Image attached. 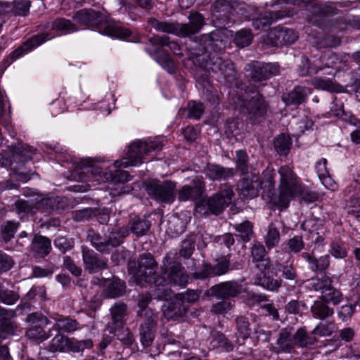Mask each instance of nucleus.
Masks as SVG:
<instances>
[{"instance_id": "f257e3e1", "label": "nucleus", "mask_w": 360, "mask_h": 360, "mask_svg": "<svg viewBox=\"0 0 360 360\" xmlns=\"http://www.w3.org/2000/svg\"><path fill=\"white\" fill-rule=\"evenodd\" d=\"M161 148L162 140L158 137L148 139L144 141H134L129 146L126 156L114 162L115 173L112 170L103 172V167L96 165L90 158H82L77 162V167L85 171L78 172V180L98 183L110 181V193L113 196L129 193L132 190L131 186L126 184L130 179L129 174L120 169L138 166L143 162L146 156Z\"/></svg>"}, {"instance_id": "f03ea898", "label": "nucleus", "mask_w": 360, "mask_h": 360, "mask_svg": "<svg viewBox=\"0 0 360 360\" xmlns=\"http://www.w3.org/2000/svg\"><path fill=\"white\" fill-rule=\"evenodd\" d=\"M280 184L278 194L269 196L270 203L280 210L287 208L294 198L306 202L316 199L314 193H310L300 182L289 166H283L279 170Z\"/></svg>"}, {"instance_id": "7ed1b4c3", "label": "nucleus", "mask_w": 360, "mask_h": 360, "mask_svg": "<svg viewBox=\"0 0 360 360\" xmlns=\"http://www.w3.org/2000/svg\"><path fill=\"white\" fill-rule=\"evenodd\" d=\"M74 20L80 26L95 27L100 33L110 37L131 42L137 41L128 28L122 27L114 22L104 19L103 16L91 9L77 11L74 15Z\"/></svg>"}, {"instance_id": "20e7f679", "label": "nucleus", "mask_w": 360, "mask_h": 360, "mask_svg": "<svg viewBox=\"0 0 360 360\" xmlns=\"http://www.w3.org/2000/svg\"><path fill=\"white\" fill-rule=\"evenodd\" d=\"M77 30L76 26L68 19L58 18L51 22H48L46 26V32L41 34L34 36L22 46L18 47L11 54L13 60H16L25 53L46 41L58 36L68 34Z\"/></svg>"}, {"instance_id": "39448f33", "label": "nucleus", "mask_w": 360, "mask_h": 360, "mask_svg": "<svg viewBox=\"0 0 360 360\" xmlns=\"http://www.w3.org/2000/svg\"><path fill=\"white\" fill-rule=\"evenodd\" d=\"M156 267L157 264L150 255H144L141 257L139 262V269L134 275V278L137 285H143V281L150 284V295H141L139 300L138 305L140 310L138 314L140 316H148L150 318L152 316V317H156L151 310L146 309L151 297L158 299L154 296L155 281L151 277V274L156 273Z\"/></svg>"}, {"instance_id": "423d86ee", "label": "nucleus", "mask_w": 360, "mask_h": 360, "mask_svg": "<svg viewBox=\"0 0 360 360\" xmlns=\"http://www.w3.org/2000/svg\"><path fill=\"white\" fill-rule=\"evenodd\" d=\"M168 267L164 262L162 266V274L161 277H156L155 273L151 274V277L155 281L154 296L161 300L162 298L170 297L171 290L167 288L169 284L177 285L179 286H185L188 283V276L185 273L184 269L179 264H174Z\"/></svg>"}, {"instance_id": "0eeeda50", "label": "nucleus", "mask_w": 360, "mask_h": 360, "mask_svg": "<svg viewBox=\"0 0 360 360\" xmlns=\"http://www.w3.org/2000/svg\"><path fill=\"white\" fill-rule=\"evenodd\" d=\"M34 154V150L29 146L14 147L11 152L0 154V167H11V176L18 181H27L30 179L28 173L22 170V165L30 160Z\"/></svg>"}, {"instance_id": "6e6552de", "label": "nucleus", "mask_w": 360, "mask_h": 360, "mask_svg": "<svg viewBox=\"0 0 360 360\" xmlns=\"http://www.w3.org/2000/svg\"><path fill=\"white\" fill-rule=\"evenodd\" d=\"M231 101L235 107L252 122H259L267 112V104L257 91H245L241 96L236 98L233 96Z\"/></svg>"}, {"instance_id": "1a4fd4ad", "label": "nucleus", "mask_w": 360, "mask_h": 360, "mask_svg": "<svg viewBox=\"0 0 360 360\" xmlns=\"http://www.w3.org/2000/svg\"><path fill=\"white\" fill-rule=\"evenodd\" d=\"M188 23L168 22L155 19L150 21L151 26L158 31L174 34L179 37H187L198 32L204 25V18L201 14H190Z\"/></svg>"}, {"instance_id": "9d476101", "label": "nucleus", "mask_w": 360, "mask_h": 360, "mask_svg": "<svg viewBox=\"0 0 360 360\" xmlns=\"http://www.w3.org/2000/svg\"><path fill=\"white\" fill-rule=\"evenodd\" d=\"M252 257L257 267L262 271L255 283L269 290H276L281 285V281L270 277L269 260L266 257V250L261 243H255L252 248Z\"/></svg>"}, {"instance_id": "9b49d317", "label": "nucleus", "mask_w": 360, "mask_h": 360, "mask_svg": "<svg viewBox=\"0 0 360 360\" xmlns=\"http://www.w3.org/2000/svg\"><path fill=\"white\" fill-rule=\"evenodd\" d=\"M233 195L232 188L225 186L223 189L212 197L198 202L195 206V212L202 215L209 213L219 214L230 204Z\"/></svg>"}, {"instance_id": "f8f14e48", "label": "nucleus", "mask_w": 360, "mask_h": 360, "mask_svg": "<svg viewBox=\"0 0 360 360\" xmlns=\"http://www.w3.org/2000/svg\"><path fill=\"white\" fill-rule=\"evenodd\" d=\"M274 186V171L266 169L262 178L257 174H250L245 177L238 186V190L243 195L254 198L258 195L262 188H272Z\"/></svg>"}, {"instance_id": "ddd939ff", "label": "nucleus", "mask_w": 360, "mask_h": 360, "mask_svg": "<svg viewBox=\"0 0 360 360\" xmlns=\"http://www.w3.org/2000/svg\"><path fill=\"white\" fill-rule=\"evenodd\" d=\"M176 187V183L169 180L165 181L162 183L151 181L148 183L146 191L148 195L155 200L171 203L175 199Z\"/></svg>"}, {"instance_id": "4468645a", "label": "nucleus", "mask_w": 360, "mask_h": 360, "mask_svg": "<svg viewBox=\"0 0 360 360\" xmlns=\"http://www.w3.org/2000/svg\"><path fill=\"white\" fill-rule=\"evenodd\" d=\"M93 343L90 340L77 341L73 338H69L61 334L56 335L49 345V349L51 352H79L84 349L91 348Z\"/></svg>"}, {"instance_id": "2eb2a0df", "label": "nucleus", "mask_w": 360, "mask_h": 360, "mask_svg": "<svg viewBox=\"0 0 360 360\" xmlns=\"http://www.w3.org/2000/svg\"><path fill=\"white\" fill-rule=\"evenodd\" d=\"M127 307L124 303H116L111 308V315L115 325L114 335L126 345H131L133 335L127 328L122 326V318L125 314Z\"/></svg>"}, {"instance_id": "dca6fc26", "label": "nucleus", "mask_w": 360, "mask_h": 360, "mask_svg": "<svg viewBox=\"0 0 360 360\" xmlns=\"http://www.w3.org/2000/svg\"><path fill=\"white\" fill-rule=\"evenodd\" d=\"M249 70L252 72L250 77L255 81L265 80L277 74L279 67L276 63H260L254 62L248 65Z\"/></svg>"}, {"instance_id": "f3484780", "label": "nucleus", "mask_w": 360, "mask_h": 360, "mask_svg": "<svg viewBox=\"0 0 360 360\" xmlns=\"http://www.w3.org/2000/svg\"><path fill=\"white\" fill-rule=\"evenodd\" d=\"M242 290L243 286L240 283L236 281H230L213 286L210 289V293L218 297L227 298L238 295Z\"/></svg>"}, {"instance_id": "a211bd4d", "label": "nucleus", "mask_w": 360, "mask_h": 360, "mask_svg": "<svg viewBox=\"0 0 360 360\" xmlns=\"http://www.w3.org/2000/svg\"><path fill=\"white\" fill-rule=\"evenodd\" d=\"M216 266L213 267L210 264H205L200 271L194 274L196 278H206L210 276H220L228 271L229 262L226 258L223 257L217 260Z\"/></svg>"}, {"instance_id": "6ab92c4d", "label": "nucleus", "mask_w": 360, "mask_h": 360, "mask_svg": "<svg viewBox=\"0 0 360 360\" xmlns=\"http://www.w3.org/2000/svg\"><path fill=\"white\" fill-rule=\"evenodd\" d=\"M130 228L122 227L118 231L120 238L129 235L131 231L138 236L144 235L150 228V224L146 220H141L139 217L133 218L129 222Z\"/></svg>"}, {"instance_id": "aec40b11", "label": "nucleus", "mask_w": 360, "mask_h": 360, "mask_svg": "<svg viewBox=\"0 0 360 360\" xmlns=\"http://www.w3.org/2000/svg\"><path fill=\"white\" fill-rule=\"evenodd\" d=\"M100 285L103 288L106 296L109 298L122 296L125 292L124 283L119 278L103 279Z\"/></svg>"}, {"instance_id": "412c9836", "label": "nucleus", "mask_w": 360, "mask_h": 360, "mask_svg": "<svg viewBox=\"0 0 360 360\" xmlns=\"http://www.w3.org/2000/svg\"><path fill=\"white\" fill-rule=\"evenodd\" d=\"M83 260L86 269L90 272H96L106 268V262L98 257L92 250L83 249Z\"/></svg>"}, {"instance_id": "4be33fe9", "label": "nucleus", "mask_w": 360, "mask_h": 360, "mask_svg": "<svg viewBox=\"0 0 360 360\" xmlns=\"http://www.w3.org/2000/svg\"><path fill=\"white\" fill-rule=\"evenodd\" d=\"M91 242L94 247L101 252H105L109 250V247H115L119 245L121 240L116 231H112L110 236V239L107 241L103 239L98 235H94L91 236Z\"/></svg>"}, {"instance_id": "5701e85b", "label": "nucleus", "mask_w": 360, "mask_h": 360, "mask_svg": "<svg viewBox=\"0 0 360 360\" xmlns=\"http://www.w3.org/2000/svg\"><path fill=\"white\" fill-rule=\"evenodd\" d=\"M206 176L212 180H223L235 174L233 168H226L217 165L208 164L205 169Z\"/></svg>"}, {"instance_id": "b1692460", "label": "nucleus", "mask_w": 360, "mask_h": 360, "mask_svg": "<svg viewBox=\"0 0 360 360\" xmlns=\"http://www.w3.org/2000/svg\"><path fill=\"white\" fill-rule=\"evenodd\" d=\"M204 184L202 181L198 180L193 182V186H184L178 193V198L180 201H186L188 200H194L200 197L204 189Z\"/></svg>"}, {"instance_id": "393cba45", "label": "nucleus", "mask_w": 360, "mask_h": 360, "mask_svg": "<svg viewBox=\"0 0 360 360\" xmlns=\"http://www.w3.org/2000/svg\"><path fill=\"white\" fill-rule=\"evenodd\" d=\"M311 94V90L307 87L296 86L288 95L283 96V101L286 105H300L306 97Z\"/></svg>"}, {"instance_id": "a878e982", "label": "nucleus", "mask_w": 360, "mask_h": 360, "mask_svg": "<svg viewBox=\"0 0 360 360\" xmlns=\"http://www.w3.org/2000/svg\"><path fill=\"white\" fill-rule=\"evenodd\" d=\"M155 318L150 316L147 321L141 326V342L144 347H149L153 341Z\"/></svg>"}, {"instance_id": "bb28decb", "label": "nucleus", "mask_w": 360, "mask_h": 360, "mask_svg": "<svg viewBox=\"0 0 360 360\" xmlns=\"http://www.w3.org/2000/svg\"><path fill=\"white\" fill-rule=\"evenodd\" d=\"M13 316L12 311H7L0 307V338H6V335L14 333V326L10 321Z\"/></svg>"}, {"instance_id": "cd10ccee", "label": "nucleus", "mask_w": 360, "mask_h": 360, "mask_svg": "<svg viewBox=\"0 0 360 360\" xmlns=\"http://www.w3.org/2000/svg\"><path fill=\"white\" fill-rule=\"evenodd\" d=\"M39 325H36L30 328L26 335L30 339L37 342H43L49 338V335L43 330L42 327L49 324V321L46 317H41L38 320Z\"/></svg>"}, {"instance_id": "c85d7f7f", "label": "nucleus", "mask_w": 360, "mask_h": 360, "mask_svg": "<svg viewBox=\"0 0 360 360\" xmlns=\"http://www.w3.org/2000/svg\"><path fill=\"white\" fill-rule=\"evenodd\" d=\"M151 57L160 64L162 68L166 70L168 72L172 73L174 72L175 65L172 60L170 58L169 55L165 52L162 49L157 48L153 53L148 51Z\"/></svg>"}, {"instance_id": "c756f323", "label": "nucleus", "mask_w": 360, "mask_h": 360, "mask_svg": "<svg viewBox=\"0 0 360 360\" xmlns=\"http://www.w3.org/2000/svg\"><path fill=\"white\" fill-rule=\"evenodd\" d=\"M51 249V241L46 237L41 236H35L32 245V250L38 257H43L49 253Z\"/></svg>"}, {"instance_id": "7c9ffc66", "label": "nucleus", "mask_w": 360, "mask_h": 360, "mask_svg": "<svg viewBox=\"0 0 360 360\" xmlns=\"http://www.w3.org/2000/svg\"><path fill=\"white\" fill-rule=\"evenodd\" d=\"M312 85L314 88L328 91L330 92H342L343 87L335 82L330 79H323L321 77H316L311 81Z\"/></svg>"}, {"instance_id": "2f4dec72", "label": "nucleus", "mask_w": 360, "mask_h": 360, "mask_svg": "<svg viewBox=\"0 0 360 360\" xmlns=\"http://www.w3.org/2000/svg\"><path fill=\"white\" fill-rule=\"evenodd\" d=\"M53 328L56 330L63 333H71L78 328L76 321L68 317L58 319Z\"/></svg>"}, {"instance_id": "473e14b6", "label": "nucleus", "mask_w": 360, "mask_h": 360, "mask_svg": "<svg viewBox=\"0 0 360 360\" xmlns=\"http://www.w3.org/2000/svg\"><path fill=\"white\" fill-rule=\"evenodd\" d=\"M311 310L314 316L321 319L330 316L333 314V310L329 308L323 301H315Z\"/></svg>"}, {"instance_id": "72a5a7b5", "label": "nucleus", "mask_w": 360, "mask_h": 360, "mask_svg": "<svg viewBox=\"0 0 360 360\" xmlns=\"http://www.w3.org/2000/svg\"><path fill=\"white\" fill-rule=\"evenodd\" d=\"M302 257L305 259L310 264V267L313 271L324 270L330 264L329 256L324 255L319 259H314L308 253H303Z\"/></svg>"}, {"instance_id": "f704fd0d", "label": "nucleus", "mask_w": 360, "mask_h": 360, "mask_svg": "<svg viewBox=\"0 0 360 360\" xmlns=\"http://www.w3.org/2000/svg\"><path fill=\"white\" fill-rule=\"evenodd\" d=\"M172 295H170V297H167L166 299L167 303L163 305V313L164 316L167 319H176L181 316L182 312L180 308L179 304L171 303L168 302V299H170Z\"/></svg>"}, {"instance_id": "c9c22d12", "label": "nucleus", "mask_w": 360, "mask_h": 360, "mask_svg": "<svg viewBox=\"0 0 360 360\" xmlns=\"http://www.w3.org/2000/svg\"><path fill=\"white\" fill-rule=\"evenodd\" d=\"M172 295H170V297H167L166 299L167 303L163 305V313L164 316L167 319H176L181 316L182 312L180 308L179 304L171 303L168 302V299H170Z\"/></svg>"}, {"instance_id": "e433bc0d", "label": "nucleus", "mask_w": 360, "mask_h": 360, "mask_svg": "<svg viewBox=\"0 0 360 360\" xmlns=\"http://www.w3.org/2000/svg\"><path fill=\"white\" fill-rule=\"evenodd\" d=\"M292 144L291 139L288 135L281 134L274 141V146L280 155H286Z\"/></svg>"}, {"instance_id": "4c0bfd02", "label": "nucleus", "mask_w": 360, "mask_h": 360, "mask_svg": "<svg viewBox=\"0 0 360 360\" xmlns=\"http://www.w3.org/2000/svg\"><path fill=\"white\" fill-rule=\"evenodd\" d=\"M210 69L213 72L221 71L224 76H231L234 72L233 65L231 63L224 62L221 58H217L214 62H212Z\"/></svg>"}, {"instance_id": "58836bf2", "label": "nucleus", "mask_w": 360, "mask_h": 360, "mask_svg": "<svg viewBox=\"0 0 360 360\" xmlns=\"http://www.w3.org/2000/svg\"><path fill=\"white\" fill-rule=\"evenodd\" d=\"M334 322H321L313 330V334L320 337L330 336L336 330Z\"/></svg>"}, {"instance_id": "ea45409f", "label": "nucleus", "mask_w": 360, "mask_h": 360, "mask_svg": "<svg viewBox=\"0 0 360 360\" xmlns=\"http://www.w3.org/2000/svg\"><path fill=\"white\" fill-rule=\"evenodd\" d=\"M280 233L277 228L271 224L269 226L267 233L264 238V241L266 247L269 249L275 247L279 242Z\"/></svg>"}, {"instance_id": "a19ab883", "label": "nucleus", "mask_w": 360, "mask_h": 360, "mask_svg": "<svg viewBox=\"0 0 360 360\" xmlns=\"http://www.w3.org/2000/svg\"><path fill=\"white\" fill-rule=\"evenodd\" d=\"M150 41L154 46H168L175 54H179L177 51L179 50V45L175 42H171L169 37L167 36L163 37H154L150 39Z\"/></svg>"}, {"instance_id": "79ce46f5", "label": "nucleus", "mask_w": 360, "mask_h": 360, "mask_svg": "<svg viewBox=\"0 0 360 360\" xmlns=\"http://www.w3.org/2000/svg\"><path fill=\"white\" fill-rule=\"evenodd\" d=\"M238 332L240 335V339L238 340L239 345L244 344V340L250 335L249 323L245 318L240 317L236 321Z\"/></svg>"}, {"instance_id": "37998d69", "label": "nucleus", "mask_w": 360, "mask_h": 360, "mask_svg": "<svg viewBox=\"0 0 360 360\" xmlns=\"http://www.w3.org/2000/svg\"><path fill=\"white\" fill-rule=\"evenodd\" d=\"M293 340L300 347H307L315 342V338L308 336L306 330L303 328L297 330Z\"/></svg>"}, {"instance_id": "c03bdc74", "label": "nucleus", "mask_w": 360, "mask_h": 360, "mask_svg": "<svg viewBox=\"0 0 360 360\" xmlns=\"http://www.w3.org/2000/svg\"><path fill=\"white\" fill-rule=\"evenodd\" d=\"M321 70H323V68H318L316 65H311L307 58H302V65L300 67V75L305 76L307 75L316 74Z\"/></svg>"}, {"instance_id": "a18cd8bd", "label": "nucleus", "mask_w": 360, "mask_h": 360, "mask_svg": "<svg viewBox=\"0 0 360 360\" xmlns=\"http://www.w3.org/2000/svg\"><path fill=\"white\" fill-rule=\"evenodd\" d=\"M252 39L251 33L248 30H241L236 32L234 42L237 46L245 47L250 44Z\"/></svg>"}, {"instance_id": "49530a36", "label": "nucleus", "mask_w": 360, "mask_h": 360, "mask_svg": "<svg viewBox=\"0 0 360 360\" xmlns=\"http://www.w3.org/2000/svg\"><path fill=\"white\" fill-rule=\"evenodd\" d=\"M311 285L316 291H321L322 295L328 289L331 288V280L326 276H323L321 278L313 279Z\"/></svg>"}, {"instance_id": "de8ad7c7", "label": "nucleus", "mask_w": 360, "mask_h": 360, "mask_svg": "<svg viewBox=\"0 0 360 360\" xmlns=\"http://www.w3.org/2000/svg\"><path fill=\"white\" fill-rule=\"evenodd\" d=\"M236 230L244 241H248L252 233V225L250 222L245 221L236 226Z\"/></svg>"}, {"instance_id": "09e8293b", "label": "nucleus", "mask_w": 360, "mask_h": 360, "mask_svg": "<svg viewBox=\"0 0 360 360\" xmlns=\"http://www.w3.org/2000/svg\"><path fill=\"white\" fill-rule=\"evenodd\" d=\"M321 297L325 302H332L333 304H338L342 300V293L332 287L325 291Z\"/></svg>"}, {"instance_id": "8fccbe9b", "label": "nucleus", "mask_w": 360, "mask_h": 360, "mask_svg": "<svg viewBox=\"0 0 360 360\" xmlns=\"http://www.w3.org/2000/svg\"><path fill=\"white\" fill-rule=\"evenodd\" d=\"M278 344L283 351L290 352L292 347V340L290 338V333L287 330H282L281 332Z\"/></svg>"}, {"instance_id": "3c124183", "label": "nucleus", "mask_w": 360, "mask_h": 360, "mask_svg": "<svg viewBox=\"0 0 360 360\" xmlns=\"http://www.w3.org/2000/svg\"><path fill=\"white\" fill-rule=\"evenodd\" d=\"M354 304H346L341 307L338 312V318L343 322H346L351 319L355 311Z\"/></svg>"}, {"instance_id": "603ef678", "label": "nucleus", "mask_w": 360, "mask_h": 360, "mask_svg": "<svg viewBox=\"0 0 360 360\" xmlns=\"http://www.w3.org/2000/svg\"><path fill=\"white\" fill-rule=\"evenodd\" d=\"M212 343L214 347H222L226 349L227 351L233 349L232 345L230 344L226 337L220 333H217L213 335V341Z\"/></svg>"}, {"instance_id": "864d4df0", "label": "nucleus", "mask_w": 360, "mask_h": 360, "mask_svg": "<svg viewBox=\"0 0 360 360\" xmlns=\"http://www.w3.org/2000/svg\"><path fill=\"white\" fill-rule=\"evenodd\" d=\"M188 107L189 110V117L198 120L202 116L204 111V108L201 103L191 101L188 103Z\"/></svg>"}, {"instance_id": "5fc2aeb1", "label": "nucleus", "mask_w": 360, "mask_h": 360, "mask_svg": "<svg viewBox=\"0 0 360 360\" xmlns=\"http://www.w3.org/2000/svg\"><path fill=\"white\" fill-rule=\"evenodd\" d=\"M18 224L13 221H7L2 228V236L6 240H9L15 233Z\"/></svg>"}, {"instance_id": "6e6d98bb", "label": "nucleus", "mask_w": 360, "mask_h": 360, "mask_svg": "<svg viewBox=\"0 0 360 360\" xmlns=\"http://www.w3.org/2000/svg\"><path fill=\"white\" fill-rule=\"evenodd\" d=\"M0 300L4 304L11 305L16 302L18 300V296L13 291H1Z\"/></svg>"}, {"instance_id": "4d7b16f0", "label": "nucleus", "mask_w": 360, "mask_h": 360, "mask_svg": "<svg viewBox=\"0 0 360 360\" xmlns=\"http://www.w3.org/2000/svg\"><path fill=\"white\" fill-rule=\"evenodd\" d=\"M237 160L236 165L238 168L243 172L245 173L248 170L247 162L248 155L243 150H238L236 153Z\"/></svg>"}, {"instance_id": "13d9d810", "label": "nucleus", "mask_w": 360, "mask_h": 360, "mask_svg": "<svg viewBox=\"0 0 360 360\" xmlns=\"http://www.w3.org/2000/svg\"><path fill=\"white\" fill-rule=\"evenodd\" d=\"M287 246L289 251L298 252L303 248L304 244L301 238L295 236L288 240Z\"/></svg>"}, {"instance_id": "bf43d9fd", "label": "nucleus", "mask_w": 360, "mask_h": 360, "mask_svg": "<svg viewBox=\"0 0 360 360\" xmlns=\"http://www.w3.org/2000/svg\"><path fill=\"white\" fill-rule=\"evenodd\" d=\"M232 307L231 303L228 300H223L212 306V311L214 314H224Z\"/></svg>"}, {"instance_id": "052dcab7", "label": "nucleus", "mask_w": 360, "mask_h": 360, "mask_svg": "<svg viewBox=\"0 0 360 360\" xmlns=\"http://www.w3.org/2000/svg\"><path fill=\"white\" fill-rule=\"evenodd\" d=\"M175 297L183 302H194L198 300L199 293L197 291L188 290L183 294L175 295Z\"/></svg>"}, {"instance_id": "680f3d73", "label": "nucleus", "mask_w": 360, "mask_h": 360, "mask_svg": "<svg viewBox=\"0 0 360 360\" xmlns=\"http://www.w3.org/2000/svg\"><path fill=\"white\" fill-rule=\"evenodd\" d=\"M331 255L337 259H342L346 257L347 251L343 245L340 243H335L331 246Z\"/></svg>"}, {"instance_id": "e2e57ef3", "label": "nucleus", "mask_w": 360, "mask_h": 360, "mask_svg": "<svg viewBox=\"0 0 360 360\" xmlns=\"http://www.w3.org/2000/svg\"><path fill=\"white\" fill-rule=\"evenodd\" d=\"M278 37L282 38L283 41L288 44H292L297 39L296 33L292 30H281Z\"/></svg>"}, {"instance_id": "0e129e2a", "label": "nucleus", "mask_w": 360, "mask_h": 360, "mask_svg": "<svg viewBox=\"0 0 360 360\" xmlns=\"http://www.w3.org/2000/svg\"><path fill=\"white\" fill-rule=\"evenodd\" d=\"M13 265L11 258L7 255L0 252V272L9 270Z\"/></svg>"}, {"instance_id": "69168bd1", "label": "nucleus", "mask_w": 360, "mask_h": 360, "mask_svg": "<svg viewBox=\"0 0 360 360\" xmlns=\"http://www.w3.org/2000/svg\"><path fill=\"white\" fill-rule=\"evenodd\" d=\"M273 17L271 14H265L263 17L256 19L253 25L256 29H261L271 23Z\"/></svg>"}, {"instance_id": "338daca9", "label": "nucleus", "mask_w": 360, "mask_h": 360, "mask_svg": "<svg viewBox=\"0 0 360 360\" xmlns=\"http://www.w3.org/2000/svg\"><path fill=\"white\" fill-rule=\"evenodd\" d=\"M322 184L328 190L335 191L338 189V186L336 182L332 179L330 174H327L319 179Z\"/></svg>"}, {"instance_id": "774afa93", "label": "nucleus", "mask_w": 360, "mask_h": 360, "mask_svg": "<svg viewBox=\"0 0 360 360\" xmlns=\"http://www.w3.org/2000/svg\"><path fill=\"white\" fill-rule=\"evenodd\" d=\"M326 164L327 160L325 158H321L316 163V169L319 179L329 174Z\"/></svg>"}]
</instances>
